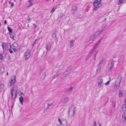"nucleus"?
Segmentation results:
<instances>
[{
	"label": "nucleus",
	"mask_w": 126,
	"mask_h": 126,
	"mask_svg": "<svg viewBox=\"0 0 126 126\" xmlns=\"http://www.w3.org/2000/svg\"><path fill=\"white\" fill-rule=\"evenodd\" d=\"M3 58V56L2 54H0V62H2V58Z\"/></svg>",
	"instance_id": "nucleus-29"
},
{
	"label": "nucleus",
	"mask_w": 126,
	"mask_h": 126,
	"mask_svg": "<svg viewBox=\"0 0 126 126\" xmlns=\"http://www.w3.org/2000/svg\"><path fill=\"white\" fill-rule=\"evenodd\" d=\"M46 48L47 51H49L50 50L51 48V44H47L46 45Z\"/></svg>",
	"instance_id": "nucleus-13"
},
{
	"label": "nucleus",
	"mask_w": 126,
	"mask_h": 126,
	"mask_svg": "<svg viewBox=\"0 0 126 126\" xmlns=\"http://www.w3.org/2000/svg\"><path fill=\"white\" fill-rule=\"evenodd\" d=\"M92 41L91 40V38H90L89 40H88L87 41V43H89V42L90 41Z\"/></svg>",
	"instance_id": "nucleus-55"
},
{
	"label": "nucleus",
	"mask_w": 126,
	"mask_h": 126,
	"mask_svg": "<svg viewBox=\"0 0 126 126\" xmlns=\"http://www.w3.org/2000/svg\"><path fill=\"white\" fill-rule=\"evenodd\" d=\"M96 8V7H94V9H93V11H96L97 10V8Z\"/></svg>",
	"instance_id": "nucleus-49"
},
{
	"label": "nucleus",
	"mask_w": 126,
	"mask_h": 126,
	"mask_svg": "<svg viewBox=\"0 0 126 126\" xmlns=\"http://www.w3.org/2000/svg\"><path fill=\"white\" fill-rule=\"evenodd\" d=\"M101 40V39L97 43H96L95 44L98 46L100 44Z\"/></svg>",
	"instance_id": "nucleus-38"
},
{
	"label": "nucleus",
	"mask_w": 126,
	"mask_h": 126,
	"mask_svg": "<svg viewBox=\"0 0 126 126\" xmlns=\"http://www.w3.org/2000/svg\"><path fill=\"white\" fill-rule=\"evenodd\" d=\"M98 0H95L93 2L94 6L96 8H100L102 6V4Z\"/></svg>",
	"instance_id": "nucleus-8"
},
{
	"label": "nucleus",
	"mask_w": 126,
	"mask_h": 126,
	"mask_svg": "<svg viewBox=\"0 0 126 126\" xmlns=\"http://www.w3.org/2000/svg\"><path fill=\"white\" fill-rule=\"evenodd\" d=\"M124 0H119L117 3L119 5L122 2V1Z\"/></svg>",
	"instance_id": "nucleus-39"
},
{
	"label": "nucleus",
	"mask_w": 126,
	"mask_h": 126,
	"mask_svg": "<svg viewBox=\"0 0 126 126\" xmlns=\"http://www.w3.org/2000/svg\"><path fill=\"white\" fill-rule=\"evenodd\" d=\"M103 79L101 78L100 79H99L98 80V86L100 87L101 86L103 82Z\"/></svg>",
	"instance_id": "nucleus-12"
},
{
	"label": "nucleus",
	"mask_w": 126,
	"mask_h": 126,
	"mask_svg": "<svg viewBox=\"0 0 126 126\" xmlns=\"http://www.w3.org/2000/svg\"><path fill=\"white\" fill-rule=\"evenodd\" d=\"M100 34V33L98 32V31H97L94 34L96 36V37H97Z\"/></svg>",
	"instance_id": "nucleus-31"
},
{
	"label": "nucleus",
	"mask_w": 126,
	"mask_h": 126,
	"mask_svg": "<svg viewBox=\"0 0 126 126\" xmlns=\"http://www.w3.org/2000/svg\"><path fill=\"white\" fill-rule=\"evenodd\" d=\"M103 63V61H101L99 63V65H99L100 66V65L102 64Z\"/></svg>",
	"instance_id": "nucleus-52"
},
{
	"label": "nucleus",
	"mask_w": 126,
	"mask_h": 126,
	"mask_svg": "<svg viewBox=\"0 0 126 126\" xmlns=\"http://www.w3.org/2000/svg\"><path fill=\"white\" fill-rule=\"evenodd\" d=\"M9 51L11 53H12L13 52V51L12 50V49H11L10 48L9 49Z\"/></svg>",
	"instance_id": "nucleus-50"
},
{
	"label": "nucleus",
	"mask_w": 126,
	"mask_h": 126,
	"mask_svg": "<svg viewBox=\"0 0 126 126\" xmlns=\"http://www.w3.org/2000/svg\"><path fill=\"white\" fill-rule=\"evenodd\" d=\"M77 11V7L76 6H74L73 7L72 9V13L74 14Z\"/></svg>",
	"instance_id": "nucleus-15"
},
{
	"label": "nucleus",
	"mask_w": 126,
	"mask_h": 126,
	"mask_svg": "<svg viewBox=\"0 0 126 126\" xmlns=\"http://www.w3.org/2000/svg\"><path fill=\"white\" fill-rule=\"evenodd\" d=\"M97 37L94 34V35L92 36L91 37V40L92 41H93L94 40V39L96 38Z\"/></svg>",
	"instance_id": "nucleus-25"
},
{
	"label": "nucleus",
	"mask_w": 126,
	"mask_h": 126,
	"mask_svg": "<svg viewBox=\"0 0 126 126\" xmlns=\"http://www.w3.org/2000/svg\"><path fill=\"white\" fill-rule=\"evenodd\" d=\"M99 126H101V125H100V123H99Z\"/></svg>",
	"instance_id": "nucleus-64"
},
{
	"label": "nucleus",
	"mask_w": 126,
	"mask_h": 126,
	"mask_svg": "<svg viewBox=\"0 0 126 126\" xmlns=\"http://www.w3.org/2000/svg\"><path fill=\"white\" fill-rule=\"evenodd\" d=\"M58 120L61 124L63 126H68L67 121L65 119H61L59 118L58 119Z\"/></svg>",
	"instance_id": "nucleus-7"
},
{
	"label": "nucleus",
	"mask_w": 126,
	"mask_h": 126,
	"mask_svg": "<svg viewBox=\"0 0 126 126\" xmlns=\"http://www.w3.org/2000/svg\"><path fill=\"white\" fill-rule=\"evenodd\" d=\"M107 26V25H104L102 27V29L104 30L105 29H106V27Z\"/></svg>",
	"instance_id": "nucleus-34"
},
{
	"label": "nucleus",
	"mask_w": 126,
	"mask_h": 126,
	"mask_svg": "<svg viewBox=\"0 0 126 126\" xmlns=\"http://www.w3.org/2000/svg\"><path fill=\"white\" fill-rule=\"evenodd\" d=\"M73 87L72 86L68 88H67L66 89V92L67 93H69L71 92L72 90Z\"/></svg>",
	"instance_id": "nucleus-16"
},
{
	"label": "nucleus",
	"mask_w": 126,
	"mask_h": 126,
	"mask_svg": "<svg viewBox=\"0 0 126 126\" xmlns=\"http://www.w3.org/2000/svg\"><path fill=\"white\" fill-rule=\"evenodd\" d=\"M94 50L95 49H94L93 48L89 53L92 55L93 54L94 52Z\"/></svg>",
	"instance_id": "nucleus-35"
},
{
	"label": "nucleus",
	"mask_w": 126,
	"mask_h": 126,
	"mask_svg": "<svg viewBox=\"0 0 126 126\" xmlns=\"http://www.w3.org/2000/svg\"><path fill=\"white\" fill-rule=\"evenodd\" d=\"M15 44H17L16 43H14L13 44V45H15Z\"/></svg>",
	"instance_id": "nucleus-59"
},
{
	"label": "nucleus",
	"mask_w": 126,
	"mask_h": 126,
	"mask_svg": "<svg viewBox=\"0 0 126 126\" xmlns=\"http://www.w3.org/2000/svg\"><path fill=\"white\" fill-rule=\"evenodd\" d=\"M75 107L73 105L70 106L69 107L68 113L69 116L70 117H72L74 116L75 114Z\"/></svg>",
	"instance_id": "nucleus-2"
},
{
	"label": "nucleus",
	"mask_w": 126,
	"mask_h": 126,
	"mask_svg": "<svg viewBox=\"0 0 126 126\" xmlns=\"http://www.w3.org/2000/svg\"><path fill=\"white\" fill-rule=\"evenodd\" d=\"M59 76V74H56L53 77V79H54L55 78H57V77H58Z\"/></svg>",
	"instance_id": "nucleus-33"
},
{
	"label": "nucleus",
	"mask_w": 126,
	"mask_h": 126,
	"mask_svg": "<svg viewBox=\"0 0 126 126\" xmlns=\"http://www.w3.org/2000/svg\"><path fill=\"white\" fill-rule=\"evenodd\" d=\"M70 70V68H68L65 71H66L67 72L69 73Z\"/></svg>",
	"instance_id": "nucleus-45"
},
{
	"label": "nucleus",
	"mask_w": 126,
	"mask_h": 126,
	"mask_svg": "<svg viewBox=\"0 0 126 126\" xmlns=\"http://www.w3.org/2000/svg\"><path fill=\"white\" fill-rule=\"evenodd\" d=\"M69 98L67 97H65L61 100L62 102L63 103H65L68 101Z\"/></svg>",
	"instance_id": "nucleus-14"
},
{
	"label": "nucleus",
	"mask_w": 126,
	"mask_h": 126,
	"mask_svg": "<svg viewBox=\"0 0 126 126\" xmlns=\"http://www.w3.org/2000/svg\"><path fill=\"white\" fill-rule=\"evenodd\" d=\"M32 1L31 0H29V2H30Z\"/></svg>",
	"instance_id": "nucleus-61"
},
{
	"label": "nucleus",
	"mask_w": 126,
	"mask_h": 126,
	"mask_svg": "<svg viewBox=\"0 0 126 126\" xmlns=\"http://www.w3.org/2000/svg\"><path fill=\"white\" fill-rule=\"evenodd\" d=\"M6 74L7 75H8V72H7L6 73Z\"/></svg>",
	"instance_id": "nucleus-58"
},
{
	"label": "nucleus",
	"mask_w": 126,
	"mask_h": 126,
	"mask_svg": "<svg viewBox=\"0 0 126 126\" xmlns=\"http://www.w3.org/2000/svg\"><path fill=\"white\" fill-rule=\"evenodd\" d=\"M31 19V18H28V20H30Z\"/></svg>",
	"instance_id": "nucleus-60"
},
{
	"label": "nucleus",
	"mask_w": 126,
	"mask_h": 126,
	"mask_svg": "<svg viewBox=\"0 0 126 126\" xmlns=\"http://www.w3.org/2000/svg\"><path fill=\"white\" fill-rule=\"evenodd\" d=\"M52 36L53 38H55L56 36V33H53L52 35Z\"/></svg>",
	"instance_id": "nucleus-43"
},
{
	"label": "nucleus",
	"mask_w": 126,
	"mask_h": 126,
	"mask_svg": "<svg viewBox=\"0 0 126 126\" xmlns=\"http://www.w3.org/2000/svg\"><path fill=\"white\" fill-rule=\"evenodd\" d=\"M34 9H35V8H33L32 10H34Z\"/></svg>",
	"instance_id": "nucleus-63"
},
{
	"label": "nucleus",
	"mask_w": 126,
	"mask_h": 126,
	"mask_svg": "<svg viewBox=\"0 0 126 126\" xmlns=\"http://www.w3.org/2000/svg\"><path fill=\"white\" fill-rule=\"evenodd\" d=\"M103 30L102 29L101 30L99 31H98V32L100 34L103 31Z\"/></svg>",
	"instance_id": "nucleus-51"
},
{
	"label": "nucleus",
	"mask_w": 126,
	"mask_h": 126,
	"mask_svg": "<svg viewBox=\"0 0 126 126\" xmlns=\"http://www.w3.org/2000/svg\"><path fill=\"white\" fill-rule=\"evenodd\" d=\"M69 73L66 72V71H65L63 74L62 75V76L64 77H67L69 75Z\"/></svg>",
	"instance_id": "nucleus-22"
},
{
	"label": "nucleus",
	"mask_w": 126,
	"mask_h": 126,
	"mask_svg": "<svg viewBox=\"0 0 126 126\" xmlns=\"http://www.w3.org/2000/svg\"><path fill=\"white\" fill-rule=\"evenodd\" d=\"M98 46L95 44L93 48L95 49Z\"/></svg>",
	"instance_id": "nucleus-47"
},
{
	"label": "nucleus",
	"mask_w": 126,
	"mask_h": 126,
	"mask_svg": "<svg viewBox=\"0 0 126 126\" xmlns=\"http://www.w3.org/2000/svg\"><path fill=\"white\" fill-rule=\"evenodd\" d=\"M101 40V39L97 43H96L95 44L98 46L100 44Z\"/></svg>",
	"instance_id": "nucleus-36"
},
{
	"label": "nucleus",
	"mask_w": 126,
	"mask_h": 126,
	"mask_svg": "<svg viewBox=\"0 0 126 126\" xmlns=\"http://www.w3.org/2000/svg\"><path fill=\"white\" fill-rule=\"evenodd\" d=\"M92 54L90 53H89L88 56L87 57L88 58H90L92 56Z\"/></svg>",
	"instance_id": "nucleus-44"
},
{
	"label": "nucleus",
	"mask_w": 126,
	"mask_h": 126,
	"mask_svg": "<svg viewBox=\"0 0 126 126\" xmlns=\"http://www.w3.org/2000/svg\"><path fill=\"white\" fill-rule=\"evenodd\" d=\"M55 8L54 7L52 9L51 12L52 13V14L55 11Z\"/></svg>",
	"instance_id": "nucleus-40"
},
{
	"label": "nucleus",
	"mask_w": 126,
	"mask_h": 126,
	"mask_svg": "<svg viewBox=\"0 0 126 126\" xmlns=\"http://www.w3.org/2000/svg\"><path fill=\"white\" fill-rule=\"evenodd\" d=\"M20 95H23V93L22 92H21L20 94Z\"/></svg>",
	"instance_id": "nucleus-57"
},
{
	"label": "nucleus",
	"mask_w": 126,
	"mask_h": 126,
	"mask_svg": "<svg viewBox=\"0 0 126 126\" xmlns=\"http://www.w3.org/2000/svg\"><path fill=\"white\" fill-rule=\"evenodd\" d=\"M122 120L123 121L125 122L126 120V114L124 113L122 115Z\"/></svg>",
	"instance_id": "nucleus-19"
},
{
	"label": "nucleus",
	"mask_w": 126,
	"mask_h": 126,
	"mask_svg": "<svg viewBox=\"0 0 126 126\" xmlns=\"http://www.w3.org/2000/svg\"><path fill=\"white\" fill-rule=\"evenodd\" d=\"M97 52L96 53V54H95V56H94V59L95 60H96V54L97 53Z\"/></svg>",
	"instance_id": "nucleus-54"
},
{
	"label": "nucleus",
	"mask_w": 126,
	"mask_h": 126,
	"mask_svg": "<svg viewBox=\"0 0 126 126\" xmlns=\"http://www.w3.org/2000/svg\"><path fill=\"white\" fill-rule=\"evenodd\" d=\"M114 64V62L113 61H110L109 63L107 68V71L108 72H111L112 69Z\"/></svg>",
	"instance_id": "nucleus-6"
},
{
	"label": "nucleus",
	"mask_w": 126,
	"mask_h": 126,
	"mask_svg": "<svg viewBox=\"0 0 126 126\" xmlns=\"http://www.w3.org/2000/svg\"><path fill=\"white\" fill-rule=\"evenodd\" d=\"M63 16V14L62 12H60L59 13L58 15V18H61Z\"/></svg>",
	"instance_id": "nucleus-26"
},
{
	"label": "nucleus",
	"mask_w": 126,
	"mask_h": 126,
	"mask_svg": "<svg viewBox=\"0 0 126 126\" xmlns=\"http://www.w3.org/2000/svg\"><path fill=\"white\" fill-rule=\"evenodd\" d=\"M49 0H46V2H48Z\"/></svg>",
	"instance_id": "nucleus-62"
},
{
	"label": "nucleus",
	"mask_w": 126,
	"mask_h": 126,
	"mask_svg": "<svg viewBox=\"0 0 126 126\" xmlns=\"http://www.w3.org/2000/svg\"><path fill=\"white\" fill-rule=\"evenodd\" d=\"M4 85L3 84H1L0 85V92H1L4 88Z\"/></svg>",
	"instance_id": "nucleus-23"
},
{
	"label": "nucleus",
	"mask_w": 126,
	"mask_h": 126,
	"mask_svg": "<svg viewBox=\"0 0 126 126\" xmlns=\"http://www.w3.org/2000/svg\"><path fill=\"white\" fill-rule=\"evenodd\" d=\"M10 37L13 39H14L15 36V34L14 32H12L10 33Z\"/></svg>",
	"instance_id": "nucleus-21"
},
{
	"label": "nucleus",
	"mask_w": 126,
	"mask_h": 126,
	"mask_svg": "<svg viewBox=\"0 0 126 126\" xmlns=\"http://www.w3.org/2000/svg\"><path fill=\"white\" fill-rule=\"evenodd\" d=\"M110 81V80L107 83H105V84L106 85H108L109 84Z\"/></svg>",
	"instance_id": "nucleus-48"
},
{
	"label": "nucleus",
	"mask_w": 126,
	"mask_h": 126,
	"mask_svg": "<svg viewBox=\"0 0 126 126\" xmlns=\"http://www.w3.org/2000/svg\"><path fill=\"white\" fill-rule=\"evenodd\" d=\"M122 78V76L121 75H119L117 78L114 87V88L115 90H118L119 88Z\"/></svg>",
	"instance_id": "nucleus-1"
},
{
	"label": "nucleus",
	"mask_w": 126,
	"mask_h": 126,
	"mask_svg": "<svg viewBox=\"0 0 126 126\" xmlns=\"http://www.w3.org/2000/svg\"><path fill=\"white\" fill-rule=\"evenodd\" d=\"M29 2L30 3H29V6H28V7H30L33 4V3H32V2H33V1H30V2Z\"/></svg>",
	"instance_id": "nucleus-32"
},
{
	"label": "nucleus",
	"mask_w": 126,
	"mask_h": 126,
	"mask_svg": "<svg viewBox=\"0 0 126 126\" xmlns=\"http://www.w3.org/2000/svg\"><path fill=\"white\" fill-rule=\"evenodd\" d=\"M123 94L122 92H120L119 94V96L120 97H121L123 96Z\"/></svg>",
	"instance_id": "nucleus-41"
},
{
	"label": "nucleus",
	"mask_w": 126,
	"mask_h": 126,
	"mask_svg": "<svg viewBox=\"0 0 126 126\" xmlns=\"http://www.w3.org/2000/svg\"><path fill=\"white\" fill-rule=\"evenodd\" d=\"M16 87L17 86L16 85H14L13 87V89H11V97L13 99H15L16 98L17 91V89L14 90L13 89L15 88H16Z\"/></svg>",
	"instance_id": "nucleus-3"
},
{
	"label": "nucleus",
	"mask_w": 126,
	"mask_h": 126,
	"mask_svg": "<svg viewBox=\"0 0 126 126\" xmlns=\"http://www.w3.org/2000/svg\"><path fill=\"white\" fill-rule=\"evenodd\" d=\"M101 70V67L99 65H98L97 67V69L96 70V74L95 75V76H96L97 75V73H98V72H99Z\"/></svg>",
	"instance_id": "nucleus-20"
},
{
	"label": "nucleus",
	"mask_w": 126,
	"mask_h": 126,
	"mask_svg": "<svg viewBox=\"0 0 126 126\" xmlns=\"http://www.w3.org/2000/svg\"><path fill=\"white\" fill-rule=\"evenodd\" d=\"M19 100L21 104L23 105V102H24V98L22 96H21L19 98Z\"/></svg>",
	"instance_id": "nucleus-18"
},
{
	"label": "nucleus",
	"mask_w": 126,
	"mask_h": 126,
	"mask_svg": "<svg viewBox=\"0 0 126 126\" xmlns=\"http://www.w3.org/2000/svg\"><path fill=\"white\" fill-rule=\"evenodd\" d=\"M4 23L5 24H7V22L6 20L4 21Z\"/></svg>",
	"instance_id": "nucleus-56"
},
{
	"label": "nucleus",
	"mask_w": 126,
	"mask_h": 126,
	"mask_svg": "<svg viewBox=\"0 0 126 126\" xmlns=\"http://www.w3.org/2000/svg\"><path fill=\"white\" fill-rule=\"evenodd\" d=\"M7 28L8 30L9 31L10 33H11L12 32H13L12 30L9 27H7Z\"/></svg>",
	"instance_id": "nucleus-30"
},
{
	"label": "nucleus",
	"mask_w": 126,
	"mask_h": 126,
	"mask_svg": "<svg viewBox=\"0 0 126 126\" xmlns=\"http://www.w3.org/2000/svg\"><path fill=\"white\" fill-rule=\"evenodd\" d=\"M46 73H44L42 76L41 78L43 79H44L46 76Z\"/></svg>",
	"instance_id": "nucleus-27"
},
{
	"label": "nucleus",
	"mask_w": 126,
	"mask_h": 126,
	"mask_svg": "<svg viewBox=\"0 0 126 126\" xmlns=\"http://www.w3.org/2000/svg\"><path fill=\"white\" fill-rule=\"evenodd\" d=\"M61 125V124H57L56 126H62Z\"/></svg>",
	"instance_id": "nucleus-53"
},
{
	"label": "nucleus",
	"mask_w": 126,
	"mask_h": 126,
	"mask_svg": "<svg viewBox=\"0 0 126 126\" xmlns=\"http://www.w3.org/2000/svg\"><path fill=\"white\" fill-rule=\"evenodd\" d=\"M101 40V39L97 43H96L95 44L98 46L100 44Z\"/></svg>",
	"instance_id": "nucleus-37"
},
{
	"label": "nucleus",
	"mask_w": 126,
	"mask_h": 126,
	"mask_svg": "<svg viewBox=\"0 0 126 126\" xmlns=\"http://www.w3.org/2000/svg\"><path fill=\"white\" fill-rule=\"evenodd\" d=\"M54 104V103H50L49 104H47V106H48V107H47V109H48V108H49V106H52Z\"/></svg>",
	"instance_id": "nucleus-28"
},
{
	"label": "nucleus",
	"mask_w": 126,
	"mask_h": 126,
	"mask_svg": "<svg viewBox=\"0 0 126 126\" xmlns=\"http://www.w3.org/2000/svg\"><path fill=\"white\" fill-rule=\"evenodd\" d=\"M74 40H71L69 41V46L70 48H72L74 46Z\"/></svg>",
	"instance_id": "nucleus-11"
},
{
	"label": "nucleus",
	"mask_w": 126,
	"mask_h": 126,
	"mask_svg": "<svg viewBox=\"0 0 126 126\" xmlns=\"http://www.w3.org/2000/svg\"><path fill=\"white\" fill-rule=\"evenodd\" d=\"M122 110L124 112H126V105L124 104L122 106Z\"/></svg>",
	"instance_id": "nucleus-17"
},
{
	"label": "nucleus",
	"mask_w": 126,
	"mask_h": 126,
	"mask_svg": "<svg viewBox=\"0 0 126 126\" xmlns=\"http://www.w3.org/2000/svg\"><path fill=\"white\" fill-rule=\"evenodd\" d=\"M16 80V77L15 75L12 76L10 79L8 83V86H11L13 85L15 83Z\"/></svg>",
	"instance_id": "nucleus-4"
},
{
	"label": "nucleus",
	"mask_w": 126,
	"mask_h": 126,
	"mask_svg": "<svg viewBox=\"0 0 126 126\" xmlns=\"http://www.w3.org/2000/svg\"><path fill=\"white\" fill-rule=\"evenodd\" d=\"M63 68L62 64H58L55 66V69L56 71L60 70Z\"/></svg>",
	"instance_id": "nucleus-10"
},
{
	"label": "nucleus",
	"mask_w": 126,
	"mask_h": 126,
	"mask_svg": "<svg viewBox=\"0 0 126 126\" xmlns=\"http://www.w3.org/2000/svg\"><path fill=\"white\" fill-rule=\"evenodd\" d=\"M9 3L11 4V7H13L14 5V4L12 2H9Z\"/></svg>",
	"instance_id": "nucleus-42"
},
{
	"label": "nucleus",
	"mask_w": 126,
	"mask_h": 126,
	"mask_svg": "<svg viewBox=\"0 0 126 126\" xmlns=\"http://www.w3.org/2000/svg\"><path fill=\"white\" fill-rule=\"evenodd\" d=\"M4 71V67L1 66L0 68V72L1 73H2Z\"/></svg>",
	"instance_id": "nucleus-24"
},
{
	"label": "nucleus",
	"mask_w": 126,
	"mask_h": 126,
	"mask_svg": "<svg viewBox=\"0 0 126 126\" xmlns=\"http://www.w3.org/2000/svg\"><path fill=\"white\" fill-rule=\"evenodd\" d=\"M96 123L95 121L93 122V124L92 126H96Z\"/></svg>",
	"instance_id": "nucleus-46"
},
{
	"label": "nucleus",
	"mask_w": 126,
	"mask_h": 126,
	"mask_svg": "<svg viewBox=\"0 0 126 126\" xmlns=\"http://www.w3.org/2000/svg\"><path fill=\"white\" fill-rule=\"evenodd\" d=\"M30 50L28 49L26 51L24 54V57L26 60H27L30 57L31 55Z\"/></svg>",
	"instance_id": "nucleus-9"
},
{
	"label": "nucleus",
	"mask_w": 126,
	"mask_h": 126,
	"mask_svg": "<svg viewBox=\"0 0 126 126\" xmlns=\"http://www.w3.org/2000/svg\"><path fill=\"white\" fill-rule=\"evenodd\" d=\"M2 48L4 52L7 51L11 48V46L9 44H6L3 43L2 44Z\"/></svg>",
	"instance_id": "nucleus-5"
}]
</instances>
